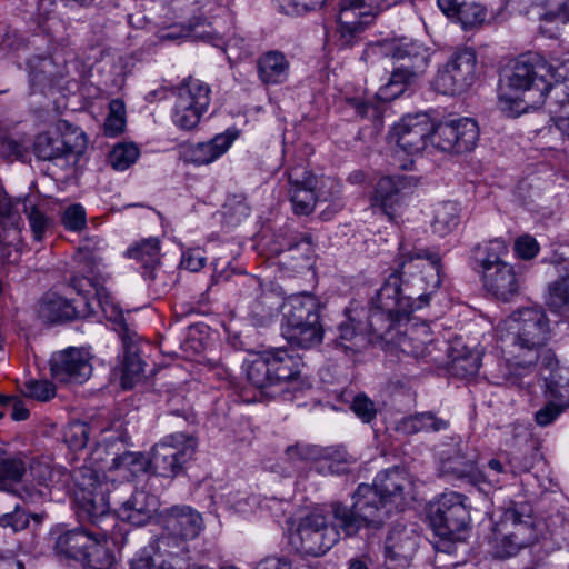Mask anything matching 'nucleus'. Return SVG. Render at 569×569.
<instances>
[{
    "label": "nucleus",
    "mask_w": 569,
    "mask_h": 569,
    "mask_svg": "<svg viewBox=\"0 0 569 569\" xmlns=\"http://www.w3.org/2000/svg\"><path fill=\"white\" fill-rule=\"evenodd\" d=\"M410 488L411 481L406 470L389 469L378 473L372 486L359 485L352 508L333 502L332 517L347 537L357 535L361 528L377 530L389 513L405 507Z\"/></svg>",
    "instance_id": "obj_1"
},
{
    "label": "nucleus",
    "mask_w": 569,
    "mask_h": 569,
    "mask_svg": "<svg viewBox=\"0 0 569 569\" xmlns=\"http://www.w3.org/2000/svg\"><path fill=\"white\" fill-rule=\"evenodd\" d=\"M440 259L422 248L400 246V271L393 272L382 284L376 297L371 300L369 326L372 331H387L393 323L400 322L411 312L422 308L428 302L429 295H420L418 300L401 292V274L411 273L412 268H419L425 273L427 287L437 289L440 286Z\"/></svg>",
    "instance_id": "obj_2"
},
{
    "label": "nucleus",
    "mask_w": 569,
    "mask_h": 569,
    "mask_svg": "<svg viewBox=\"0 0 569 569\" xmlns=\"http://www.w3.org/2000/svg\"><path fill=\"white\" fill-rule=\"evenodd\" d=\"M565 60L547 61L538 53H525L502 70L498 86V104L508 117H519L546 101L552 83L565 76Z\"/></svg>",
    "instance_id": "obj_3"
},
{
    "label": "nucleus",
    "mask_w": 569,
    "mask_h": 569,
    "mask_svg": "<svg viewBox=\"0 0 569 569\" xmlns=\"http://www.w3.org/2000/svg\"><path fill=\"white\" fill-rule=\"evenodd\" d=\"M498 332L506 346L512 349L509 351L511 358L506 359L492 376L495 383L521 386V379L537 362L550 338L549 319L541 308L518 309L501 321Z\"/></svg>",
    "instance_id": "obj_4"
},
{
    "label": "nucleus",
    "mask_w": 569,
    "mask_h": 569,
    "mask_svg": "<svg viewBox=\"0 0 569 569\" xmlns=\"http://www.w3.org/2000/svg\"><path fill=\"white\" fill-rule=\"evenodd\" d=\"M321 303L308 292L292 295L282 303L284 339L300 348L318 346L323 338L320 321Z\"/></svg>",
    "instance_id": "obj_5"
},
{
    "label": "nucleus",
    "mask_w": 569,
    "mask_h": 569,
    "mask_svg": "<svg viewBox=\"0 0 569 569\" xmlns=\"http://www.w3.org/2000/svg\"><path fill=\"white\" fill-rule=\"evenodd\" d=\"M335 523L329 525L321 513H309L300 518L289 528V545L298 553L319 557L330 550L339 540L343 530L333 518Z\"/></svg>",
    "instance_id": "obj_6"
},
{
    "label": "nucleus",
    "mask_w": 569,
    "mask_h": 569,
    "mask_svg": "<svg viewBox=\"0 0 569 569\" xmlns=\"http://www.w3.org/2000/svg\"><path fill=\"white\" fill-rule=\"evenodd\" d=\"M18 206L27 213L30 228L36 241H41L49 227V219L26 198L14 204L6 193H0V247L18 249L21 242V216Z\"/></svg>",
    "instance_id": "obj_7"
},
{
    "label": "nucleus",
    "mask_w": 569,
    "mask_h": 569,
    "mask_svg": "<svg viewBox=\"0 0 569 569\" xmlns=\"http://www.w3.org/2000/svg\"><path fill=\"white\" fill-rule=\"evenodd\" d=\"M468 498L459 492L442 493L431 506L430 525L445 540L461 541L470 523Z\"/></svg>",
    "instance_id": "obj_8"
},
{
    "label": "nucleus",
    "mask_w": 569,
    "mask_h": 569,
    "mask_svg": "<svg viewBox=\"0 0 569 569\" xmlns=\"http://www.w3.org/2000/svg\"><path fill=\"white\" fill-rule=\"evenodd\" d=\"M435 124L428 114L417 113L403 117L389 132V142L393 143L398 167L408 169L410 161L402 160L401 153L415 156L420 153L431 141L433 144Z\"/></svg>",
    "instance_id": "obj_9"
},
{
    "label": "nucleus",
    "mask_w": 569,
    "mask_h": 569,
    "mask_svg": "<svg viewBox=\"0 0 569 569\" xmlns=\"http://www.w3.org/2000/svg\"><path fill=\"white\" fill-rule=\"evenodd\" d=\"M537 539L536 528L530 516L522 517L515 508L507 509L493 529L492 552L497 558H509Z\"/></svg>",
    "instance_id": "obj_10"
},
{
    "label": "nucleus",
    "mask_w": 569,
    "mask_h": 569,
    "mask_svg": "<svg viewBox=\"0 0 569 569\" xmlns=\"http://www.w3.org/2000/svg\"><path fill=\"white\" fill-rule=\"evenodd\" d=\"M396 0H340L337 13V33L343 46H351L359 33Z\"/></svg>",
    "instance_id": "obj_11"
},
{
    "label": "nucleus",
    "mask_w": 569,
    "mask_h": 569,
    "mask_svg": "<svg viewBox=\"0 0 569 569\" xmlns=\"http://www.w3.org/2000/svg\"><path fill=\"white\" fill-rule=\"evenodd\" d=\"M210 88L196 78L186 79L176 91L172 121L181 130L198 126L210 104Z\"/></svg>",
    "instance_id": "obj_12"
},
{
    "label": "nucleus",
    "mask_w": 569,
    "mask_h": 569,
    "mask_svg": "<svg viewBox=\"0 0 569 569\" xmlns=\"http://www.w3.org/2000/svg\"><path fill=\"white\" fill-rule=\"evenodd\" d=\"M477 56L470 48L457 49L438 70L433 88L442 94L465 92L476 79Z\"/></svg>",
    "instance_id": "obj_13"
},
{
    "label": "nucleus",
    "mask_w": 569,
    "mask_h": 569,
    "mask_svg": "<svg viewBox=\"0 0 569 569\" xmlns=\"http://www.w3.org/2000/svg\"><path fill=\"white\" fill-rule=\"evenodd\" d=\"M196 447L192 437L184 433L171 435L152 448L150 468L160 477H174L192 458Z\"/></svg>",
    "instance_id": "obj_14"
},
{
    "label": "nucleus",
    "mask_w": 569,
    "mask_h": 569,
    "mask_svg": "<svg viewBox=\"0 0 569 569\" xmlns=\"http://www.w3.org/2000/svg\"><path fill=\"white\" fill-rule=\"evenodd\" d=\"M479 140L478 123L471 118L438 123L435 131L433 147L445 152H467Z\"/></svg>",
    "instance_id": "obj_15"
},
{
    "label": "nucleus",
    "mask_w": 569,
    "mask_h": 569,
    "mask_svg": "<svg viewBox=\"0 0 569 569\" xmlns=\"http://www.w3.org/2000/svg\"><path fill=\"white\" fill-rule=\"evenodd\" d=\"M73 559L84 569H101L113 563L107 538L93 529H73Z\"/></svg>",
    "instance_id": "obj_16"
},
{
    "label": "nucleus",
    "mask_w": 569,
    "mask_h": 569,
    "mask_svg": "<svg viewBox=\"0 0 569 569\" xmlns=\"http://www.w3.org/2000/svg\"><path fill=\"white\" fill-rule=\"evenodd\" d=\"M238 138V131L227 129L208 141L184 146L181 151L182 159L193 166H208L224 156Z\"/></svg>",
    "instance_id": "obj_17"
},
{
    "label": "nucleus",
    "mask_w": 569,
    "mask_h": 569,
    "mask_svg": "<svg viewBox=\"0 0 569 569\" xmlns=\"http://www.w3.org/2000/svg\"><path fill=\"white\" fill-rule=\"evenodd\" d=\"M418 546V536L402 526L393 527L386 540L385 566L387 569H406Z\"/></svg>",
    "instance_id": "obj_18"
},
{
    "label": "nucleus",
    "mask_w": 569,
    "mask_h": 569,
    "mask_svg": "<svg viewBox=\"0 0 569 569\" xmlns=\"http://www.w3.org/2000/svg\"><path fill=\"white\" fill-rule=\"evenodd\" d=\"M483 287L496 298L508 301L519 292L520 277L508 262L488 264L480 270Z\"/></svg>",
    "instance_id": "obj_19"
},
{
    "label": "nucleus",
    "mask_w": 569,
    "mask_h": 569,
    "mask_svg": "<svg viewBox=\"0 0 569 569\" xmlns=\"http://www.w3.org/2000/svg\"><path fill=\"white\" fill-rule=\"evenodd\" d=\"M162 523L172 538L181 541L196 539L203 529L201 515L189 506H174L166 510Z\"/></svg>",
    "instance_id": "obj_20"
},
{
    "label": "nucleus",
    "mask_w": 569,
    "mask_h": 569,
    "mask_svg": "<svg viewBox=\"0 0 569 569\" xmlns=\"http://www.w3.org/2000/svg\"><path fill=\"white\" fill-rule=\"evenodd\" d=\"M477 455L468 446H459L441 453L440 471L455 479H467L475 483Z\"/></svg>",
    "instance_id": "obj_21"
},
{
    "label": "nucleus",
    "mask_w": 569,
    "mask_h": 569,
    "mask_svg": "<svg viewBox=\"0 0 569 569\" xmlns=\"http://www.w3.org/2000/svg\"><path fill=\"white\" fill-rule=\"evenodd\" d=\"M84 486V488L76 492L79 499L78 517H87L89 520L94 521L109 510V503L104 496V488L100 481L98 470H92L89 483Z\"/></svg>",
    "instance_id": "obj_22"
},
{
    "label": "nucleus",
    "mask_w": 569,
    "mask_h": 569,
    "mask_svg": "<svg viewBox=\"0 0 569 569\" xmlns=\"http://www.w3.org/2000/svg\"><path fill=\"white\" fill-rule=\"evenodd\" d=\"M289 184L290 200L295 213L310 214L317 203V196L315 193V188L317 187L316 177L309 171H303L300 176L299 170H293L289 173Z\"/></svg>",
    "instance_id": "obj_23"
},
{
    "label": "nucleus",
    "mask_w": 569,
    "mask_h": 569,
    "mask_svg": "<svg viewBox=\"0 0 569 569\" xmlns=\"http://www.w3.org/2000/svg\"><path fill=\"white\" fill-rule=\"evenodd\" d=\"M432 56V49L425 43L408 38H393V62L419 72H425Z\"/></svg>",
    "instance_id": "obj_24"
},
{
    "label": "nucleus",
    "mask_w": 569,
    "mask_h": 569,
    "mask_svg": "<svg viewBox=\"0 0 569 569\" xmlns=\"http://www.w3.org/2000/svg\"><path fill=\"white\" fill-rule=\"evenodd\" d=\"M159 507L158 498L146 491H136L118 510V517L133 526L149 522Z\"/></svg>",
    "instance_id": "obj_25"
},
{
    "label": "nucleus",
    "mask_w": 569,
    "mask_h": 569,
    "mask_svg": "<svg viewBox=\"0 0 569 569\" xmlns=\"http://www.w3.org/2000/svg\"><path fill=\"white\" fill-rule=\"evenodd\" d=\"M70 301L56 290H49L34 306L37 319L46 326H59L70 319Z\"/></svg>",
    "instance_id": "obj_26"
},
{
    "label": "nucleus",
    "mask_w": 569,
    "mask_h": 569,
    "mask_svg": "<svg viewBox=\"0 0 569 569\" xmlns=\"http://www.w3.org/2000/svg\"><path fill=\"white\" fill-rule=\"evenodd\" d=\"M532 13L537 14L540 31L553 37L558 30L557 26L569 21V0H542L535 6Z\"/></svg>",
    "instance_id": "obj_27"
},
{
    "label": "nucleus",
    "mask_w": 569,
    "mask_h": 569,
    "mask_svg": "<svg viewBox=\"0 0 569 569\" xmlns=\"http://www.w3.org/2000/svg\"><path fill=\"white\" fill-rule=\"evenodd\" d=\"M397 347L402 353L415 358H423L431 355L433 345L430 327L427 323L410 326L406 333L398 338Z\"/></svg>",
    "instance_id": "obj_28"
},
{
    "label": "nucleus",
    "mask_w": 569,
    "mask_h": 569,
    "mask_svg": "<svg viewBox=\"0 0 569 569\" xmlns=\"http://www.w3.org/2000/svg\"><path fill=\"white\" fill-rule=\"evenodd\" d=\"M439 9L463 28L472 27L486 19V11L476 0H437Z\"/></svg>",
    "instance_id": "obj_29"
},
{
    "label": "nucleus",
    "mask_w": 569,
    "mask_h": 569,
    "mask_svg": "<svg viewBox=\"0 0 569 569\" xmlns=\"http://www.w3.org/2000/svg\"><path fill=\"white\" fill-rule=\"evenodd\" d=\"M104 249L106 242L98 236L83 237L78 246L76 257L79 272L83 276H93L103 262Z\"/></svg>",
    "instance_id": "obj_30"
},
{
    "label": "nucleus",
    "mask_w": 569,
    "mask_h": 569,
    "mask_svg": "<svg viewBox=\"0 0 569 569\" xmlns=\"http://www.w3.org/2000/svg\"><path fill=\"white\" fill-rule=\"evenodd\" d=\"M403 181L400 178L382 177L376 187L371 206L380 209L390 220L395 218V206L400 201Z\"/></svg>",
    "instance_id": "obj_31"
},
{
    "label": "nucleus",
    "mask_w": 569,
    "mask_h": 569,
    "mask_svg": "<svg viewBox=\"0 0 569 569\" xmlns=\"http://www.w3.org/2000/svg\"><path fill=\"white\" fill-rule=\"evenodd\" d=\"M545 376L546 398L556 399L569 405V367L560 365L558 360L548 357Z\"/></svg>",
    "instance_id": "obj_32"
},
{
    "label": "nucleus",
    "mask_w": 569,
    "mask_h": 569,
    "mask_svg": "<svg viewBox=\"0 0 569 569\" xmlns=\"http://www.w3.org/2000/svg\"><path fill=\"white\" fill-rule=\"evenodd\" d=\"M259 78L268 84L283 82L289 74V61L280 51H269L262 54L258 61Z\"/></svg>",
    "instance_id": "obj_33"
},
{
    "label": "nucleus",
    "mask_w": 569,
    "mask_h": 569,
    "mask_svg": "<svg viewBox=\"0 0 569 569\" xmlns=\"http://www.w3.org/2000/svg\"><path fill=\"white\" fill-rule=\"evenodd\" d=\"M545 303L552 313L559 316L569 313V263L563 267L559 277L549 283Z\"/></svg>",
    "instance_id": "obj_34"
},
{
    "label": "nucleus",
    "mask_w": 569,
    "mask_h": 569,
    "mask_svg": "<svg viewBox=\"0 0 569 569\" xmlns=\"http://www.w3.org/2000/svg\"><path fill=\"white\" fill-rule=\"evenodd\" d=\"M447 428L448 422L431 412L403 417L396 425V430L403 435H413L421 431H440Z\"/></svg>",
    "instance_id": "obj_35"
},
{
    "label": "nucleus",
    "mask_w": 569,
    "mask_h": 569,
    "mask_svg": "<svg viewBox=\"0 0 569 569\" xmlns=\"http://www.w3.org/2000/svg\"><path fill=\"white\" fill-rule=\"evenodd\" d=\"M271 367L274 385L292 379L298 370L297 360L283 349H272L263 352Z\"/></svg>",
    "instance_id": "obj_36"
},
{
    "label": "nucleus",
    "mask_w": 569,
    "mask_h": 569,
    "mask_svg": "<svg viewBox=\"0 0 569 569\" xmlns=\"http://www.w3.org/2000/svg\"><path fill=\"white\" fill-rule=\"evenodd\" d=\"M70 150L68 142L59 133L43 132L37 136L33 152L40 160H54L63 157Z\"/></svg>",
    "instance_id": "obj_37"
},
{
    "label": "nucleus",
    "mask_w": 569,
    "mask_h": 569,
    "mask_svg": "<svg viewBox=\"0 0 569 569\" xmlns=\"http://www.w3.org/2000/svg\"><path fill=\"white\" fill-rule=\"evenodd\" d=\"M460 222V208L455 201L438 203L433 209L432 229L441 237L452 232Z\"/></svg>",
    "instance_id": "obj_38"
},
{
    "label": "nucleus",
    "mask_w": 569,
    "mask_h": 569,
    "mask_svg": "<svg viewBox=\"0 0 569 569\" xmlns=\"http://www.w3.org/2000/svg\"><path fill=\"white\" fill-rule=\"evenodd\" d=\"M86 278V283L80 284V288L73 283V290H76V296H73V319L74 318H86L90 316L94 306L93 302L96 300L94 290V277L93 276H83Z\"/></svg>",
    "instance_id": "obj_39"
},
{
    "label": "nucleus",
    "mask_w": 569,
    "mask_h": 569,
    "mask_svg": "<svg viewBox=\"0 0 569 569\" xmlns=\"http://www.w3.org/2000/svg\"><path fill=\"white\" fill-rule=\"evenodd\" d=\"M26 470L27 462L22 453L0 452V483L6 486L21 481Z\"/></svg>",
    "instance_id": "obj_40"
},
{
    "label": "nucleus",
    "mask_w": 569,
    "mask_h": 569,
    "mask_svg": "<svg viewBox=\"0 0 569 569\" xmlns=\"http://www.w3.org/2000/svg\"><path fill=\"white\" fill-rule=\"evenodd\" d=\"M116 372L120 375L122 389L133 388L142 379L143 365L141 358L134 352H127Z\"/></svg>",
    "instance_id": "obj_41"
},
{
    "label": "nucleus",
    "mask_w": 569,
    "mask_h": 569,
    "mask_svg": "<svg viewBox=\"0 0 569 569\" xmlns=\"http://www.w3.org/2000/svg\"><path fill=\"white\" fill-rule=\"evenodd\" d=\"M140 157V149L133 142L117 143L109 153V163L116 171L129 169Z\"/></svg>",
    "instance_id": "obj_42"
},
{
    "label": "nucleus",
    "mask_w": 569,
    "mask_h": 569,
    "mask_svg": "<svg viewBox=\"0 0 569 569\" xmlns=\"http://www.w3.org/2000/svg\"><path fill=\"white\" fill-rule=\"evenodd\" d=\"M159 240L149 238L128 248L127 256L148 268L159 262Z\"/></svg>",
    "instance_id": "obj_43"
},
{
    "label": "nucleus",
    "mask_w": 569,
    "mask_h": 569,
    "mask_svg": "<svg viewBox=\"0 0 569 569\" xmlns=\"http://www.w3.org/2000/svg\"><path fill=\"white\" fill-rule=\"evenodd\" d=\"M51 378L59 385H69L71 381V347L56 351L49 360Z\"/></svg>",
    "instance_id": "obj_44"
},
{
    "label": "nucleus",
    "mask_w": 569,
    "mask_h": 569,
    "mask_svg": "<svg viewBox=\"0 0 569 569\" xmlns=\"http://www.w3.org/2000/svg\"><path fill=\"white\" fill-rule=\"evenodd\" d=\"M508 253V243L501 239L496 238L488 241L483 246H479L476 248V260L478 262L479 268H486L487 261L488 264H498V262H505L501 260V257Z\"/></svg>",
    "instance_id": "obj_45"
},
{
    "label": "nucleus",
    "mask_w": 569,
    "mask_h": 569,
    "mask_svg": "<svg viewBox=\"0 0 569 569\" xmlns=\"http://www.w3.org/2000/svg\"><path fill=\"white\" fill-rule=\"evenodd\" d=\"M126 106L120 99L109 102L108 114L103 124V132L107 137H117L126 129Z\"/></svg>",
    "instance_id": "obj_46"
},
{
    "label": "nucleus",
    "mask_w": 569,
    "mask_h": 569,
    "mask_svg": "<svg viewBox=\"0 0 569 569\" xmlns=\"http://www.w3.org/2000/svg\"><path fill=\"white\" fill-rule=\"evenodd\" d=\"M318 459H323L326 468L330 473H343L349 470V466L355 462L342 447L320 448Z\"/></svg>",
    "instance_id": "obj_47"
},
{
    "label": "nucleus",
    "mask_w": 569,
    "mask_h": 569,
    "mask_svg": "<svg viewBox=\"0 0 569 569\" xmlns=\"http://www.w3.org/2000/svg\"><path fill=\"white\" fill-rule=\"evenodd\" d=\"M247 378L257 388H266L274 385L271 376V367H269V361L266 360L263 353L248 363Z\"/></svg>",
    "instance_id": "obj_48"
},
{
    "label": "nucleus",
    "mask_w": 569,
    "mask_h": 569,
    "mask_svg": "<svg viewBox=\"0 0 569 569\" xmlns=\"http://www.w3.org/2000/svg\"><path fill=\"white\" fill-rule=\"evenodd\" d=\"M367 342L366 336L358 331L352 319H348L339 326L337 343L346 351H358Z\"/></svg>",
    "instance_id": "obj_49"
},
{
    "label": "nucleus",
    "mask_w": 569,
    "mask_h": 569,
    "mask_svg": "<svg viewBox=\"0 0 569 569\" xmlns=\"http://www.w3.org/2000/svg\"><path fill=\"white\" fill-rule=\"evenodd\" d=\"M385 59L393 61V38H388L366 46L362 60L370 66L380 63Z\"/></svg>",
    "instance_id": "obj_50"
},
{
    "label": "nucleus",
    "mask_w": 569,
    "mask_h": 569,
    "mask_svg": "<svg viewBox=\"0 0 569 569\" xmlns=\"http://www.w3.org/2000/svg\"><path fill=\"white\" fill-rule=\"evenodd\" d=\"M507 475L508 471L503 463L499 459L493 458L488 461L486 468L481 470L477 468L475 485L487 483L491 487H498L505 481Z\"/></svg>",
    "instance_id": "obj_51"
},
{
    "label": "nucleus",
    "mask_w": 569,
    "mask_h": 569,
    "mask_svg": "<svg viewBox=\"0 0 569 569\" xmlns=\"http://www.w3.org/2000/svg\"><path fill=\"white\" fill-rule=\"evenodd\" d=\"M279 307V299L274 295L264 296L254 302L251 317L257 325L264 326L277 316Z\"/></svg>",
    "instance_id": "obj_52"
},
{
    "label": "nucleus",
    "mask_w": 569,
    "mask_h": 569,
    "mask_svg": "<svg viewBox=\"0 0 569 569\" xmlns=\"http://www.w3.org/2000/svg\"><path fill=\"white\" fill-rule=\"evenodd\" d=\"M92 356L86 348H73V383H83L92 375Z\"/></svg>",
    "instance_id": "obj_53"
},
{
    "label": "nucleus",
    "mask_w": 569,
    "mask_h": 569,
    "mask_svg": "<svg viewBox=\"0 0 569 569\" xmlns=\"http://www.w3.org/2000/svg\"><path fill=\"white\" fill-rule=\"evenodd\" d=\"M94 297L108 320L112 322H120L122 320V309L110 291L106 288H97Z\"/></svg>",
    "instance_id": "obj_54"
},
{
    "label": "nucleus",
    "mask_w": 569,
    "mask_h": 569,
    "mask_svg": "<svg viewBox=\"0 0 569 569\" xmlns=\"http://www.w3.org/2000/svg\"><path fill=\"white\" fill-rule=\"evenodd\" d=\"M56 386L48 380L30 379L23 383V395L37 401H48L56 396Z\"/></svg>",
    "instance_id": "obj_55"
},
{
    "label": "nucleus",
    "mask_w": 569,
    "mask_h": 569,
    "mask_svg": "<svg viewBox=\"0 0 569 569\" xmlns=\"http://www.w3.org/2000/svg\"><path fill=\"white\" fill-rule=\"evenodd\" d=\"M480 368V356L478 352L468 351L466 355L452 359V371L455 375L467 378L475 376Z\"/></svg>",
    "instance_id": "obj_56"
},
{
    "label": "nucleus",
    "mask_w": 569,
    "mask_h": 569,
    "mask_svg": "<svg viewBox=\"0 0 569 569\" xmlns=\"http://www.w3.org/2000/svg\"><path fill=\"white\" fill-rule=\"evenodd\" d=\"M569 405L548 399V403L536 413V421L539 426L546 427L552 423Z\"/></svg>",
    "instance_id": "obj_57"
},
{
    "label": "nucleus",
    "mask_w": 569,
    "mask_h": 569,
    "mask_svg": "<svg viewBox=\"0 0 569 569\" xmlns=\"http://www.w3.org/2000/svg\"><path fill=\"white\" fill-rule=\"evenodd\" d=\"M223 50L230 62L242 60L251 54L248 41L240 36L231 37Z\"/></svg>",
    "instance_id": "obj_58"
},
{
    "label": "nucleus",
    "mask_w": 569,
    "mask_h": 569,
    "mask_svg": "<svg viewBox=\"0 0 569 569\" xmlns=\"http://www.w3.org/2000/svg\"><path fill=\"white\" fill-rule=\"evenodd\" d=\"M51 535H57L54 546H53L56 555L60 558H64L66 560H69L71 557V553H70L71 531L69 529H67L66 525H57L52 529Z\"/></svg>",
    "instance_id": "obj_59"
},
{
    "label": "nucleus",
    "mask_w": 569,
    "mask_h": 569,
    "mask_svg": "<svg viewBox=\"0 0 569 569\" xmlns=\"http://www.w3.org/2000/svg\"><path fill=\"white\" fill-rule=\"evenodd\" d=\"M327 0H277L281 10L288 14H300L321 8Z\"/></svg>",
    "instance_id": "obj_60"
},
{
    "label": "nucleus",
    "mask_w": 569,
    "mask_h": 569,
    "mask_svg": "<svg viewBox=\"0 0 569 569\" xmlns=\"http://www.w3.org/2000/svg\"><path fill=\"white\" fill-rule=\"evenodd\" d=\"M158 569H188L187 550L183 547L181 553L164 551L157 553Z\"/></svg>",
    "instance_id": "obj_61"
},
{
    "label": "nucleus",
    "mask_w": 569,
    "mask_h": 569,
    "mask_svg": "<svg viewBox=\"0 0 569 569\" xmlns=\"http://www.w3.org/2000/svg\"><path fill=\"white\" fill-rule=\"evenodd\" d=\"M513 250L518 258L530 260L539 253L540 246L532 236L522 234L516 239Z\"/></svg>",
    "instance_id": "obj_62"
},
{
    "label": "nucleus",
    "mask_w": 569,
    "mask_h": 569,
    "mask_svg": "<svg viewBox=\"0 0 569 569\" xmlns=\"http://www.w3.org/2000/svg\"><path fill=\"white\" fill-rule=\"evenodd\" d=\"M351 409L363 422H370L377 413L375 403L365 395L355 397Z\"/></svg>",
    "instance_id": "obj_63"
},
{
    "label": "nucleus",
    "mask_w": 569,
    "mask_h": 569,
    "mask_svg": "<svg viewBox=\"0 0 569 569\" xmlns=\"http://www.w3.org/2000/svg\"><path fill=\"white\" fill-rule=\"evenodd\" d=\"M29 525V517L16 509L13 512L4 513L0 517V527H10L14 532L23 530Z\"/></svg>",
    "instance_id": "obj_64"
}]
</instances>
